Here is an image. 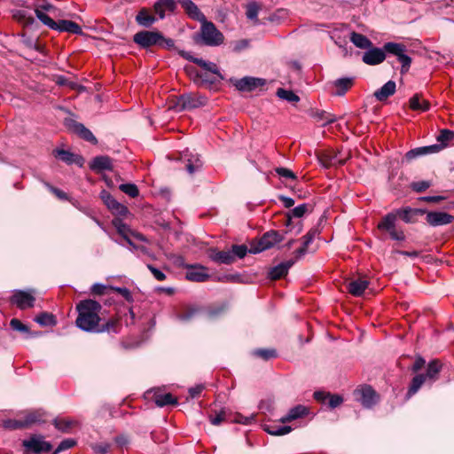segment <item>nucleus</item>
<instances>
[{
  "label": "nucleus",
  "instance_id": "f257e3e1",
  "mask_svg": "<svg viewBox=\"0 0 454 454\" xmlns=\"http://www.w3.org/2000/svg\"><path fill=\"white\" fill-rule=\"evenodd\" d=\"M101 304L94 300H83L76 305L78 317L75 320L76 326L84 332L103 333L115 332V321L109 320L106 324L100 325Z\"/></svg>",
  "mask_w": 454,
  "mask_h": 454
},
{
  "label": "nucleus",
  "instance_id": "f03ea898",
  "mask_svg": "<svg viewBox=\"0 0 454 454\" xmlns=\"http://www.w3.org/2000/svg\"><path fill=\"white\" fill-rule=\"evenodd\" d=\"M133 42L143 49L153 46L170 49L174 46V41L170 38H165L159 31H139L134 35Z\"/></svg>",
  "mask_w": 454,
  "mask_h": 454
},
{
  "label": "nucleus",
  "instance_id": "7ed1b4c3",
  "mask_svg": "<svg viewBox=\"0 0 454 454\" xmlns=\"http://www.w3.org/2000/svg\"><path fill=\"white\" fill-rule=\"evenodd\" d=\"M200 37L205 45L213 47L223 44L224 41L223 34L213 22L207 20L201 22Z\"/></svg>",
  "mask_w": 454,
  "mask_h": 454
},
{
  "label": "nucleus",
  "instance_id": "20e7f679",
  "mask_svg": "<svg viewBox=\"0 0 454 454\" xmlns=\"http://www.w3.org/2000/svg\"><path fill=\"white\" fill-rule=\"evenodd\" d=\"M397 214L394 212L387 214L378 223V229L381 231H387L394 240L403 241L405 235L401 228L396 226Z\"/></svg>",
  "mask_w": 454,
  "mask_h": 454
},
{
  "label": "nucleus",
  "instance_id": "39448f33",
  "mask_svg": "<svg viewBox=\"0 0 454 454\" xmlns=\"http://www.w3.org/2000/svg\"><path fill=\"white\" fill-rule=\"evenodd\" d=\"M35 13L37 19L45 26L50 22L53 24V19L59 18L61 16L60 10L46 0L37 2L35 4Z\"/></svg>",
  "mask_w": 454,
  "mask_h": 454
},
{
  "label": "nucleus",
  "instance_id": "423d86ee",
  "mask_svg": "<svg viewBox=\"0 0 454 454\" xmlns=\"http://www.w3.org/2000/svg\"><path fill=\"white\" fill-rule=\"evenodd\" d=\"M283 239V235L278 231L273 230L265 232L258 241L251 244L249 253L258 254L264 250L270 249L277 243L282 241Z\"/></svg>",
  "mask_w": 454,
  "mask_h": 454
},
{
  "label": "nucleus",
  "instance_id": "0eeeda50",
  "mask_svg": "<svg viewBox=\"0 0 454 454\" xmlns=\"http://www.w3.org/2000/svg\"><path fill=\"white\" fill-rule=\"evenodd\" d=\"M384 50L386 51V54L388 53L397 58L402 65V74L408 72L411 64V59L406 54L407 49L404 44L393 42L386 43L384 44Z\"/></svg>",
  "mask_w": 454,
  "mask_h": 454
},
{
  "label": "nucleus",
  "instance_id": "6e6552de",
  "mask_svg": "<svg viewBox=\"0 0 454 454\" xmlns=\"http://www.w3.org/2000/svg\"><path fill=\"white\" fill-rule=\"evenodd\" d=\"M22 446L25 448V454H41L49 452L52 449L51 444L44 441L41 434H33L28 439L23 440Z\"/></svg>",
  "mask_w": 454,
  "mask_h": 454
},
{
  "label": "nucleus",
  "instance_id": "1a4fd4ad",
  "mask_svg": "<svg viewBox=\"0 0 454 454\" xmlns=\"http://www.w3.org/2000/svg\"><path fill=\"white\" fill-rule=\"evenodd\" d=\"M207 103V98L201 96L200 94L189 93L181 95L176 103V107L179 111L193 109L202 106H205Z\"/></svg>",
  "mask_w": 454,
  "mask_h": 454
},
{
  "label": "nucleus",
  "instance_id": "9d476101",
  "mask_svg": "<svg viewBox=\"0 0 454 454\" xmlns=\"http://www.w3.org/2000/svg\"><path fill=\"white\" fill-rule=\"evenodd\" d=\"M356 399L365 408H372L379 402V395L371 386H363L354 392Z\"/></svg>",
  "mask_w": 454,
  "mask_h": 454
},
{
  "label": "nucleus",
  "instance_id": "9b49d317",
  "mask_svg": "<svg viewBox=\"0 0 454 454\" xmlns=\"http://www.w3.org/2000/svg\"><path fill=\"white\" fill-rule=\"evenodd\" d=\"M100 199L114 215L124 216L129 213L128 207L118 202L109 192L103 190L100 192Z\"/></svg>",
  "mask_w": 454,
  "mask_h": 454
},
{
  "label": "nucleus",
  "instance_id": "f8f14e48",
  "mask_svg": "<svg viewBox=\"0 0 454 454\" xmlns=\"http://www.w3.org/2000/svg\"><path fill=\"white\" fill-rule=\"evenodd\" d=\"M66 125L71 131L77 134L81 138L88 142H90L93 145H96L98 143V140L92 134V132L89 129H87L82 123L78 122L74 120H67Z\"/></svg>",
  "mask_w": 454,
  "mask_h": 454
},
{
  "label": "nucleus",
  "instance_id": "ddd939ff",
  "mask_svg": "<svg viewBox=\"0 0 454 454\" xmlns=\"http://www.w3.org/2000/svg\"><path fill=\"white\" fill-rule=\"evenodd\" d=\"M51 29L59 31V32H68L74 35H81L82 33V27L76 22L67 20H59V21H55L53 20V24L51 22L47 25Z\"/></svg>",
  "mask_w": 454,
  "mask_h": 454
},
{
  "label": "nucleus",
  "instance_id": "4468645a",
  "mask_svg": "<svg viewBox=\"0 0 454 454\" xmlns=\"http://www.w3.org/2000/svg\"><path fill=\"white\" fill-rule=\"evenodd\" d=\"M426 220L430 226L436 227L451 223L454 216L446 212L430 211L427 213Z\"/></svg>",
  "mask_w": 454,
  "mask_h": 454
},
{
  "label": "nucleus",
  "instance_id": "2eb2a0df",
  "mask_svg": "<svg viewBox=\"0 0 454 454\" xmlns=\"http://www.w3.org/2000/svg\"><path fill=\"white\" fill-rule=\"evenodd\" d=\"M386 59V51L382 48L371 47L364 53L362 60L370 66H376Z\"/></svg>",
  "mask_w": 454,
  "mask_h": 454
},
{
  "label": "nucleus",
  "instance_id": "dca6fc26",
  "mask_svg": "<svg viewBox=\"0 0 454 454\" xmlns=\"http://www.w3.org/2000/svg\"><path fill=\"white\" fill-rule=\"evenodd\" d=\"M210 278L207 269L202 265H188L186 278L193 282H205Z\"/></svg>",
  "mask_w": 454,
  "mask_h": 454
},
{
  "label": "nucleus",
  "instance_id": "f3484780",
  "mask_svg": "<svg viewBox=\"0 0 454 454\" xmlns=\"http://www.w3.org/2000/svg\"><path fill=\"white\" fill-rule=\"evenodd\" d=\"M264 84L265 80L250 76H246L236 80L234 82L235 87L239 91H252L258 87L263 86Z\"/></svg>",
  "mask_w": 454,
  "mask_h": 454
},
{
  "label": "nucleus",
  "instance_id": "a211bd4d",
  "mask_svg": "<svg viewBox=\"0 0 454 454\" xmlns=\"http://www.w3.org/2000/svg\"><path fill=\"white\" fill-rule=\"evenodd\" d=\"M35 301L33 294L25 291H17L12 296V302L20 309L34 307Z\"/></svg>",
  "mask_w": 454,
  "mask_h": 454
},
{
  "label": "nucleus",
  "instance_id": "6ab92c4d",
  "mask_svg": "<svg viewBox=\"0 0 454 454\" xmlns=\"http://www.w3.org/2000/svg\"><path fill=\"white\" fill-rule=\"evenodd\" d=\"M182 160L185 163V169L189 174H193L202 167V161L200 157L197 154H192L189 152H184L182 154Z\"/></svg>",
  "mask_w": 454,
  "mask_h": 454
},
{
  "label": "nucleus",
  "instance_id": "aec40b11",
  "mask_svg": "<svg viewBox=\"0 0 454 454\" xmlns=\"http://www.w3.org/2000/svg\"><path fill=\"white\" fill-rule=\"evenodd\" d=\"M180 4L190 18L202 22L206 20L205 15L192 0H180Z\"/></svg>",
  "mask_w": 454,
  "mask_h": 454
},
{
  "label": "nucleus",
  "instance_id": "412c9836",
  "mask_svg": "<svg viewBox=\"0 0 454 454\" xmlns=\"http://www.w3.org/2000/svg\"><path fill=\"white\" fill-rule=\"evenodd\" d=\"M294 262L295 260L291 259L271 268L269 271L270 278L272 280H277L285 277L287 274L289 269L294 264Z\"/></svg>",
  "mask_w": 454,
  "mask_h": 454
},
{
  "label": "nucleus",
  "instance_id": "4be33fe9",
  "mask_svg": "<svg viewBox=\"0 0 454 454\" xmlns=\"http://www.w3.org/2000/svg\"><path fill=\"white\" fill-rule=\"evenodd\" d=\"M309 414V409L301 404L296 405L289 410L286 415L279 419V422L286 424L301 419Z\"/></svg>",
  "mask_w": 454,
  "mask_h": 454
},
{
  "label": "nucleus",
  "instance_id": "5701e85b",
  "mask_svg": "<svg viewBox=\"0 0 454 454\" xmlns=\"http://www.w3.org/2000/svg\"><path fill=\"white\" fill-rule=\"evenodd\" d=\"M439 153V147L435 145H427L422 147H417L408 151L405 153V160L411 161L418 157L424 156L427 154Z\"/></svg>",
  "mask_w": 454,
  "mask_h": 454
},
{
  "label": "nucleus",
  "instance_id": "b1692460",
  "mask_svg": "<svg viewBox=\"0 0 454 454\" xmlns=\"http://www.w3.org/2000/svg\"><path fill=\"white\" fill-rule=\"evenodd\" d=\"M209 258L217 263L230 265L234 262V255L230 250L218 251L211 249L209 252Z\"/></svg>",
  "mask_w": 454,
  "mask_h": 454
},
{
  "label": "nucleus",
  "instance_id": "393cba45",
  "mask_svg": "<svg viewBox=\"0 0 454 454\" xmlns=\"http://www.w3.org/2000/svg\"><path fill=\"white\" fill-rule=\"evenodd\" d=\"M394 213L397 214V217L399 216L404 223H411L416 222L415 216L417 215H423L426 213V211L423 209L411 208L406 207L403 208L397 209Z\"/></svg>",
  "mask_w": 454,
  "mask_h": 454
},
{
  "label": "nucleus",
  "instance_id": "a878e982",
  "mask_svg": "<svg viewBox=\"0 0 454 454\" xmlns=\"http://www.w3.org/2000/svg\"><path fill=\"white\" fill-rule=\"evenodd\" d=\"M176 7L174 0H158L153 6L160 19H164L167 12H173Z\"/></svg>",
  "mask_w": 454,
  "mask_h": 454
},
{
  "label": "nucleus",
  "instance_id": "bb28decb",
  "mask_svg": "<svg viewBox=\"0 0 454 454\" xmlns=\"http://www.w3.org/2000/svg\"><path fill=\"white\" fill-rule=\"evenodd\" d=\"M396 90V84L394 81H388L380 89L374 92V97L379 101H385L390 96L394 95Z\"/></svg>",
  "mask_w": 454,
  "mask_h": 454
},
{
  "label": "nucleus",
  "instance_id": "cd10ccee",
  "mask_svg": "<svg viewBox=\"0 0 454 454\" xmlns=\"http://www.w3.org/2000/svg\"><path fill=\"white\" fill-rule=\"evenodd\" d=\"M90 168L94 171L112 170L113 162L108 156H97L93 159Z\"/></svg>",
  "mask_w": 454,
  "mask_h": 454
},
{
  "label": "nucleus",
  "instance_id": "c85d7f7f",
  "mask_svg": "<svg viewBox=\"0 0 454 454\" xmlns=\"http://www.w3.org/2000/svg\"><path fill=\"white\" fill-rule=\"evenodd\" d=\"M369 282L366 279L357 278L348 285V290L353 296H361L368 288Z\"/></svg>",
  "mask_w": 454,
  "mask_h": 454
},
{
  "label": "nucleus",
  "instance_id": "c756f323",
  "mask_svg": "<svg viewBox=\"0 0 454 454\" xmlns=\"http://www.w3.org/2000/svg\"><path fill=\"white\" fill-rule=\"evenodd\" d=\"M436 141L438 144L434 145L438 146L440 152L454 141V131L447 129H442L436 137Z\"/></svg>",
  "mask_w": 454,
  "mask_h": 454
},
{
  "label": "nucleus",
  "instance_id": "7c9ffc66",
  "mask_svg": "<svg viewBox=\"0 0 454 454\" xmlns=\"http://www.w3.org/2000/svg\"><path fill=\"white\" fill-rule=\"evenodd\" d=\"M317 159H318L319 163L325 168H329L332 166H334V165H337V164L343 165L345 163L344 160H337V156L336 155H332L329 153H320L317 155Z\"/></svg>",
  "mask_w": 454,
  "mask_h": 454
},
{
  "label": "nucleus",
  "instance_id": "2f4dec72",
  "mask_svg": "<svg viewBox=\"0 0 454 454\" xmlns=\"http://www.w3.org/2000/svg\"><path fill=\"white\" fill-rule=\"evenodd\" d=\"M350 41L356 47L364 50H367L372 46V43L369 38L356 32L350 34Z\"/></svg>",
  "mask_w": 454,
  "mask_h": 454
},
{
  "label": "nucleus",
  "instance_id": "473e14b6",
  "mask_svg": "<svg viewBox=\"0 0 454 454\" xmlns=\"http://www.w3.org/2000/svg\"><path fill=\"white\" fill-rule=\"evenodd\" d=\"M309 205L306 203L301 204L294 208L291 209L287 214L285 220L286 226H289L293 217L301 218L309 209Z\"/></svg>",
  "mask_w": 454,
  "mask_h": 454
},
{
  "label": "nucleus",
  "instance_id": "72a5a7b5",
  "mask_svg": "<svg viewBox=\"0 0 454 454\" xmlns=\"http://www.w3.org/2000/svg\"><path fill=\"white\" fill-rule=\"evenodd\" d=\"M427 380V376L424 374H417L415 377H413L407 391L406 398L409 399L413 395H415Z\"/></svg>",
  "mask_w": 454,
  "mask_h": 454
},
{
  "label": "nucleus",
  "instance_id": "f704fd0d",
  "mask_svg": "<svg viewBox=\"0 0 454 454\" xmlns=\"http://www.w3.org/2000/svg\"><path fill=\"white\" fill-rule=\"evenodd\" d=\"M410 107L414 111L426 112L429 110L430 104L428 101L422 99L419 94H415L410 98Z\"/></svg>",
  "mask_w": 454,
  "mask_h": 454
},
{
  "label": "nucleus",
  "instance_id": "c9c22d12",
  "mask_svg": "<svg viewBox=\"0 0 454 454\" xmlns=\"http://www.w3.org/2000/svg\"><path fill=\"white\" fill-rule=\"evenodd\" d=\"M353 80L351 78H340L334 82L336 90L333 92L336 96L344 95L348 89L352 86Z\"/></svg>",
  "mask_w": 454,
  "mask_h": 454
},
{
  "label": "nucleus",
  "instance_id": "e433bc0d",
  "mask_svg": "<svg viewBox=\"0 0 454 454\" xmlns=\"http://www.w3.org/2000/svg\"><path fill=\"white\" fill-rule=\"evenodd\" d=\"M263 430L269 434L280 436L289 434L293 428L290 426L264 425Z\"/></svg>",
  "mask_w": 454,
  "mask_h": 454
},
{
  "label": "nucleus",
  "instance_id": "4c0bfd02",
  "mask_svg": "<svg viewBox=\"0 0 454 454\" xmlns=\"http://www.w3.org/2000/svg\"><path fill=\"white\" fill-rule=\"evenodd\" d=\"M155 403L159 407L177 404V399L170 393L157 394L154 396Z\"/></svg>",
  "mask_w": 454,
  "mask_h": 454
},
{
  "label": "nucleus",
  "instance_id": "58836bf2",
  "mask_svg": "<svg viewBox=\"0 0 454 454\" xmlns=\"http://www.w3.org/2000/svg\"><path fill=\"white\" fill-rule=\"evenodd\" d=\"M156 19L146 9H142L136 16V21L145 27H151Z\"/></svg>",
  "mask_w": 454,
  "mask_h": 454
},
{
  "label": "nucleus",
  "instance_id": "ea45409f",
  "mask_svg": "<svg viewBox=\"0 0 454 454\" xmlns=\"http://www.w3.org/2000/svg\"><path fill=\"white\" fill-rule=\"evenodd\" d=\"M441 370L442 363L439 360L434 359L427 364V373L424 375L427 376V379L434 381Z\"/></svg>",
  "mask_w": 454,
  "mask_h": 454
},
{
  "label": "nucleus",
  "instance_id": "a19ab883",
  "mask_svg": "<svg viewBox=\"0 0 454 454\" xmlns=\"http://www.w3.org/2000/svg\"><path fill=\"white\" fill-rule=\"evenodd\" d=\"M194 63L199 65L204 70L208 71L214 74H216L220 79H223V76L220 73V70L215 63L206 61L202 59H194Z\"/></svg>",
  "mask_w": 454,
  "mask_h": 454
},
{
  "label": "nucleus",
  "instance_id": "79ce46f5",
  "mask_svg": "<svg viewBox=\"0 0 454 454\" xmlns=\"http://www.w3.org/2000/svg\"><path fill=\"white\" fill-rule=\"evenodd\" d=\"M53 425L55 427L64 433H67L70 431L72 427L77 425V422L73 419H56L53 421Z\"/></svg>",
  "mask_w": 454,
  "mask_h": 454
},
{
  "label": "nucleus",
  "instance_id": "37998d69",
  "mask_svg": "<svg viewBox=\"0 0 454 454\" xmlns=\"http://www.w3.org/2000/svg\"><path fill=\"white\" fill-rule=\"evenodd\" d=\"M113 224L117 229L118 233L121 235L129 244L133 245L132 241L129 238V234L130 232L129 226L122 223L121 220L120 219L114 220Z\"/></svg>",
  "mask_w": 454,
  "mask_h": 454
},
{
  "label": "nucleus",
  "instance_id": "c03bdc74",
  "mask_svg": "<svg viewBox=\"0 0 454 454\" xmlns=\"http://www.w3.org/2000/svg\"><path fill=\"white\" fill-rule=\"evenodd\" d=\"M44 412L41 410L34 411L29 412L24 419V425L29 426L35 423H40L43 421Z\"/></svg>",
  "mask_w": 454,
  "mask_h": 454
},
{
  "label": "nucleus",
  "instance_id": "a18cd8bd",
  "mask_svg": "<svg viewBox=\"0 0 454 454\" xmlns=\"http://www.w3.org/2000/svg\"><path fill=\"white\" fill-rule=\"evenodd\" d=\"M312 116L317 121L322 122V126H325L335 121V118L325 111H317Z\"/></svg>",
  "mask_w": 454,
  "mask_h": 454
},
{
  "label": "nucleus",
  "instance_id": "49530a36",
  "mask_svg": "<svg viewBox=\"0 0 454 454\" xmlns=\"http://www.w3.org/2000/svg\"><path fill=\"white\" fill-rule=\"evenodd\" d=\"M260 10H261V5L259 4H257L256 2H251V3L247 4V11H246V15H247V19L254 20L257 23L258 22L257 16H258Z\"/></svg>",
  "mask_w": 454,
  "mask_h": 454
},
{
  "label": "nucleus",
  "instance_id": "de8ad7c7",
  "mask_svg": "<svg viewBox=\"0 0 454 454\" xmlns=\"http://www.w3.org/2000/svg\"><path fill=\"white\" fill-rule=\"evenodd\" d=\"M277 96L288 102L295 103L300 100V98L292 90H287L282 88L278 89Z\"/></svg>",
  "mask_w": 454,
  "mask_h": 454
},
{
  "label": "nucleus",
  "instance_id": "09e8293b",
  "mask_svg": "<svg viewBox=\"0 0 454 454\" xmlns=\"http://www.w3.org/2000/svg\"><path fill=\"white\" fill-rule=\"evenodd\" d=\"M119 189L131 198H137L139 195L138 188L134 184H121Z\"/></svg>",
  "mask_w": 454,
  "mask_h": 454
},
{
  "label": "nucleus",
  "instance_id": "8fccbe9b",
  "mask_svg": "<svg viewBox=\"0 0 454 454\" xmlns=\"http://www.w3.org/2000/svg\"><path fill=\"white\" fill-rule=\"evenodd\" d=\"M232 254L234 255V261L236 258L242 259L244 258L247 252H249V249L246 245H233L231 247V249L230 250Z\"/></svg>",
  "mask_w": 454,
  "mask_h": 454
},
{
  "label": "nucleus",
  "instance_id": "3c124183",
  "mask_svg": "<svg viewBox=\"0 0 454 454\" xmlns=\"http://www.w3.org/2000/svg\"><path fill=\"white\" fill-rule=\"evenodd\" d=\"M54 156L59 158L66 163H72L74 161V154L68 151L63 149H57L53 152Z\"/></svg>",
  "mask_w": 454,
  "mask_h": 454
},
{
  "label": "nucleus",
  "instance_id": "603ef678",
  "mask_svg": "<svg viewBox=\"0 0 454 454\" xmlns=\"http://www.w3.org/2000/svg\"><path fill=\"white\" fill-rule=\"evenodd\" d=\"M35 321L41 325H51L55 324V319L52 315L43 312L35 317Z\"/></svg>",
  "mask_w": 454,
  "mask_h": 454
},
{
  "label": "nucleus",
  "instance_id": "864d4df0",
  "mask_svg": "<svg viewBox=\"0 0 454 454\" xmlns=\"http://www.w3.org/2000/svg\"><path fill=\"white\" fill-rule=\"evenodd\" d=\"M254 355L262 358L263 360H270L271 358L277 357V351L273 348L269 349H256L254 351Z\"/></svg>",
  "mask_w": 454,
  "mask_h": 454
},
{
  "label": "nucleus",
  "instance_id": "5fc2aeb1",
  "mask_svg": "<svg viewBox=\"0 0 454 454\" xmlns=\"http://www.w3.org/2000/svg\"><path fill=\"white\" fill-rule=\"evenodd\" d=\"M432 185L430 181H418L411 184V188L416 192H423Z\"/></svg>",
  "mask_w": 454,
  "mask_h": 454
},
{
  "label": "nucleus",
  "instance_id": "6e6d98bb",
  "mask_svg": "<svg viewBox=\"0 0 454 454\" xmlns=\"http://www.w3.org/2000/svg\"><path fill=\"white\" fill-rule=\"evenodd\" d=\"M110 443L108 442H98V443H91L90 448L97 454H106L110 450Z\"/></svg>",
  "mask_w": 454,
  "mask_h": 454
},
{
  "label": "nucleus",
  "instance_id": "4d7b16f0",
  "mask_svg": "<svg viewBox=\"0 0 454 454\" xmlns=\"http://www.w3.org/2000/svg\"><path fill=\"white\" fill-rule=\"evenodd\" d=\"M198 312V309L196 308H188L184 312L178 314L177 318L180 321H189L191 320Z\"/></svg>",
  "mask_w": 454,
  "mask_h": 454
},
{
  "label": "nucleus",
  "instance_id": "13d9d810",
  "mask_svg": "<svg viewBox=\"0 0 454 454\" xmlns=\"http://www.w3.org/2000/svg\"><path fill=\"white\" fill-rule=\"evenodd\" d=\"M13 17L26 25H30L34 22V19L30 16H27V12L24 10L17 11L13 14Z\"/></svg>",
  "mask_w": 454,
  "mask_h": 454
},
{
  "label": "nucleus",
  "instance_id": "bf43d9fd",
  "mask_svg": "<svg viewBox=\"0 0 454 454\" xmlns=\"http://www.w3.org/2000/svg\"><path fill=\"white\" fill-rule=\"evenodd\" d=\"M227 419V413L225 411L222 410L219 413L215 414V416L210 415L209 420L212 425L218 426L223 421H225Z\"/></svg>",
  "mask_w": 454,
  "mask_h": 454
},
{
  "label": "nucleus",
  "instance_id": "052dcab7",
  "mask_svg": "<svg viewBox=\"0 0 454 454\" xmlns=\"http://www.w3.org/2000/svg\"><path fill=\"white\" fill-rule=\"evenodd\" d=\"M75 444H76L75 440L71 439V438L65 439L57 447V449H56L57 452H61L63 450H69V449L73 448L74 446H75Z\"/></svg>",
  "mask_w": 454,
  "mask_h": 454
},
{
  "label": "nucleus",
  "instance_id": "680f3d73",
  "mask_svg": "<svg viewBox=\"0 0 454 454\" xmlns=\"http://www.w3.org/2000/svg\"><path fill=\"white\" fill-rule=\"evenodd\" d=\"M10 325L15 331L28 333V327L17 318H12Z\"/></svg>",
  "mask_w": 454,
  "mask_h": 454
},
{
  "label": "nucleus",
  "instance_id": "e2e57ef3",
  "mask_svg": "<svg viewBox=\"0 0 454 454\" xmlns=\"http://www.w3.org/2000/svg\"><path fill=\"white\" fill-rule=\"evenodd\" d=\"M110 289L121 294L126 301H132V295L130 291L126 287L110 286Z\"/></svg>",
  "mask_w": 454,
  "mask_h": 454
},
{
  "label": "nucleus",
  "instance_id": "0e129e2a",
  "mask_svg": "<svg viewBox=\"0 0 454 454\" xmlns=\"http://www.w3.org/2000/svg\"><path fill=\"white\" fill-rule=\"evenodd\" d=\"M248 46H249V40H247V39H241V40L236 41L233 44V51L240 52L241 51L248 48Z\"/></svg>",
  "mask_w": 454,
  "mask_h": 454
},
{
  "label": "nucleus",
  "instance_id": "69168bd1",
  "mask_svg": "<svg viewBox=\"0 0 454 454\" xmlns=\"http://www.w3.org/2000/svg\"><path fill=\"white\" fill-rule=\"evenodd\" d=\"M276 173L281 177L291 178V179L296 178V176L294 175V173L286 168H277Z\"/></svg>",
  "mask_w": 454,
  "mask_h": 454
},
{
  "label": "nucleus",
  "instance_id": "338daca9",
  "mask_svg": "<svg viewBox=\"0 0 454 454\" xmlns=\"http://www.w3.org/2000/svg\"><path fill=\"white\" fill-rule=\"evenodd\" d=\"M147 268L157 280L163 281L166 279V275L152 264H147Z\"/></svg>",
  "mask_w": 454,
  "mask_h": 454
},
{
  "label": "nucleus",
  "instance_id": "774afa93",
  "mask_svg": "<svg viewBox=\"0 0 454 454\" xmlns=\"http://www.w3.org/2000/svg\"><path fill=\"white\" fill-rule=\"evenodd\" d=\"M106 289H107L106 286L97 283L91 286L90 292L92 294H95V295H102V294H106Z\"/></svg>",
  "mask_w": 454,
  "mask_h": 454
}]
</instances>
